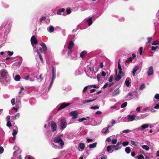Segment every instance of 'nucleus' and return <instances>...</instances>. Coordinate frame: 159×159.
<instances>
[{
    "label": "nucleus",
    "mask_w": 159,
    "mask_h": 159,
    "mask_svg": "<svg viewBox=\"0 0 159 159\" xmlns=\"http://www.w3.org/2000/svg\"><path fill=\"white\" fill-rule=\"evenodd\" d=\"M97 144V143L95 142L93 144H90L89 145V147L90 148H94L96 147Z\"/></svg>",
    "instance_id": "nucleus-15"
},
{
    "label": "nucleus",
    "mask_w": 159,
    "mask_h": 159,
    "mask_svg": "<svg viewBox=\"0 0 159 159\" xmlns=\"http://www.w3.org/2000/svg\"><path fill=\"white\" fill-rule=\"evenodd\" d=\"M53 141L55 143H58L59 145L61 146H63L64 145V141L59 136L55 137L53 139Z\"/></svg>",
    "instance_id": "nucleus-1"
},
{
    "label": "nucleus",
    "mask_w": 159,
    "mask_h": 159,
    "mask_svg": "<svg viewBox=\"0 0 159 159\" xmlns=\"http://www.w3.org/2000/svg\"><path fill=\"white\" fill-rule=\"evenodd\" d=\"M85 145L83 143H80L79 144V147L81 149H84L85 148Z\"/></svg>",
    "instance_id": "nucleus-19"
},
{
    "label": "nucleus",
    "mask_w": 159,
    "mask_h": 159,
    "mask_svg": "<svg viewBox=\"0 0 159 159\" xmlns=\"http://www.w3.org/2000/svg\"><path fill=\"white\" fill-rule=\"evenodd\" d=\"M16 108H15V107H13V108L15 110V111L16 112H17V111L18 109H19V107H18V106L16 105Z\"/></svg>",
    "instance_id": "nucleus-59"
},
{
    "label": "nucleus",
    "mask_w": 159,
    "mask_h": 159,
    "mask_svg": "<svg viewBox=\"0 0 159 159\" xmlns=\"http://www.w3.org/2000/svg\"><path fill=\"white\" fill-rule=\"evenodd\" d=\"M143 50V48L142 47H140L139 49V54L140 55H141L142 54Z\"/></svg>",
    "instance_id": "nucleus-42"
},
{
    "label": "nucleus",
    "mask_w": 159,
    "mask_h": 159,
    "mask_svg": "<svg viewBox=\"0 0 159 159\" xmlns=\"http://www.w3.org/2000/svg\"><path fill=\"white\" fill-rule=\"evenodd\" d=\"M20 113H18L16 114V115L15 116V118L16 119V118H18L20 116Z\"/></svg>",
    "instance_id": "nucleus-53"
},
{
    "label": "nucleus",
    "mask_w": 159,
    "mask_h": 159,
    "mask_svg": "<svg viewBox=\"0 0 159 159\" xmlns=\"http://www.w3.org/2000/svg\"><path fill=\"white\" fill-rule=\"evenodd\" d=\"M67 13L68 14H69L71 12L70 9V8H67L66 10Z\"/></svg>",
    "instance_id": "nucleus-41"
},
{
    "label": "nucleus",
    "mask_w": 159,
    "mask_h": 159,
    "mask_svg": "<svg viewBox=\"0 0 159 159\" xmlns=\"http://www.w3.org/2000/svg\"><path fill=\"white\" fill-rule=\"evenodd\" d=\"M154 98L156 99L159 100V94H157L155 95Z\"/></svg>",
    "instance_id": "nucleus-45"
},
{
    "label": "nucleus",
    "mask_w": 159,
    "mask_h": 159,
    "mask_svg": "<svg viewBox=\"0 0 159 159\" xmlns=\"http://www.w3.org/2000/svg\"><path fill=\"white\" fill-rule=\"evenodd\" d=\"M48 30L50 32H52L54 31V28L53 26L49 27Z\"/></svg>",
    "instance_id": "nucleus-23"
},
{
    "label": "nucleus",
    "mask_w": 159,
    "mask_h": 159,
    "mask_svg": "<svg viewBox=\"0 0 159 159\" xmlns=\"http://www.w3.org/2000/svg\"><path fill=\"white\" fill-rule=\"evenodd\" d=\"M132 61V58L131 57L128 58L125 61V62L126 63H129L130 62Z\"/></svg>",
    "instance_id": "nucleus-34"
},
{
    "label": "nucleus",
    "mask_w": 159,
    "mask_h": 159,
    "mask_svg": "<svg viewBox=\"0 0 159 159\" xmlns=\"http://www.w3.org/2000/svg\"><path fill=\"white\" fill-rule=\"evenodd\" d=\"M137 158L138 159H143L144 158V157L142 155H140L138 156Z\"/></svg>",
    "instance_id": "nucleus-43"
},
{
    "label": "nucleus",
    "mask_w": 159,
    "mask_h": 159,
    "mask_svg": "<svg viewBox=\"0 0 159 159\" xmlns=\"http://www.w3.org/2000/svg\"><path fill=\"white\" fill-rule=\"evenodd\" d=\"M131 130H129V129H126V130H123V131H122V133H128L130 132H131Z\"/></svg>",
    "instance_id": "nucleus-49"
},
{
    "label": "nucleus",
    "mask_w": 159,
    "mask_h": 159,
    "mask_svg": "<svg viewBox=\"0 0 159 159\" xmlns=\"http://www.w3.org/2000/svg\"><path fill=\"white\" fill-rule=\"evenodd\" d=\"M120 90H119L118 89H117L115 90L112 93V96L113 97H115L116 95H118L120 93Z\"/></svg>",
    "instance_id": "nucleus-9"
},
{
    "label": "nucleus",
    "mask_w": 159,
    "mask_h": 159,
    "mask_svg": "<svg viewBox=\"0 0 159 159\" xmlns=\"http://www.w3.org/2000/svg\"><path fill=\"white\" fill-rule=\"evenodd\" d=\"M70 104V103H69L64 102L60 106V107L58 108L57 110L59 111L62 109H63L67 106H69Z\"/></svg>",
    "instance_id": "nucleus-6"
},
{
    "label": "nucleus",
    "mask_w": 159,
    "mask_h": 159,
    "mask_svg": "<svg viewBox=\"0 0 159 159\" xmlns=\"http://www.w3.org/2000/svg\"><path fill=\"white\" fill-rule=\"evenodd\" d=\"M121 142H118L117 143L116 145H112V147L114 149L116 150H119L120 148L118 147V146H119L121 144Z\"/></svg>",
    "instance_id": "nucleus-8"
},
{
    "label": "nucleus",
    "mask_w": 159,
    "mask_h": 159,
    "mask_svg": "<svg viewBox=\"0 0 159 159\" xmlns=\"http://www.w3.org/2000/svg\"><path fill=\"white\" fill-rule=\"evenodd\" d=\"M86 120V119L84 117H83L81 118L80 119H79L78 121L79 122H82L84 120Z\"/></svg>",
    "instance_id": "nucleus-44"
},
{
    "label": "nucleus",
    "mask_w": 159,
    "mask_h": 159,
    "mask_svg": "<svg viewBox=\"0 0 159 159\" xmlns=\"http://www.w3.org/2000/svg\"><path fill=\"white\" fill-rule=\"evenodd\" d=\"M97 80L98 81H99L100 80V78H101V75L99 74H98L97 76Z\"/></svg>",
    "instance_id": "nucleus-46"
},
{
    "label": "nucleus",
    "mask_w": 159,
    "mask_h": 159,
    "mask_svg": "<svg viewBox=\"0 0 159 159\" xmlns=\"http://www.w3.org/2000/svg\"><path fill=\"white\" fill-rule=\"evenodd\" d=\"M129 121H132L135 119V116L132 115H128V116Z\"/></svg>",
    "instance_id": "nucleus-13"
},
{
    "label": "nucleus",
    "mask_w": 159,
    "mask_h": 159,
    "mask_svg": "<svg viewBox=\"0 0 159 159\" xmlns=\"http://www.w3.org/2000/svg\"><path fill=\"white\" fill-rule=\"evenodd\" d=\"M130 79L129 77H127L125 81V84L128 87H129V84L130 83Z\"/></svg>",
    "instance_id": "nucleus-12"
},
{
    "label": "nucleus",
    "mask_w": 159,
    "mask_h": 159,
    "mask_svg": "<svg viewBox=\"0 0 159 159\" xmlns=\"http://www.w3.org/2000/svg\"><path fill=\"white\" fill-rule=\"evenodd\" d=\"M158 48V46H152L151 47V50L152 51L156 50Z\"/></svg>",
    "instance_id": "nucleus-48"
},
{
    "label": "nucleus",
    "mask_w": 159,
    "mask_h": 159,
    "mask_svg": "<svg viewBox=\"0 0 159 159\" xmlns=\"http://www.w3.org/2000/svg\"><path fill=\"white\" fill-rule=\"evenodd\" d=\"M67 123L66 120L64 119H62L61 120V125L60 127L63 130L64 129L66 126Z\"/></svg>",
    "instance_id": "nucleus-5"
},
{
    "label": "nucleus",
    "mask_w": 159,
    "mask_h": 159,
    "mask_svg": "<svg viewBox=\"0 0 159 159\" xmlns=\"http://www.w3.org/2000/svg\"><path fill=\"white\" fill-rule=\"evenodd\" d=\"M142 148L143 149H145L146 151H148L149 149V147L146 145H144L142 146Z\"/></svg>",
    "instance_id": "nucleus-25"
},
{
    "label": "nucleus",
    "mask_w": 159,
    "mask_h": 159,
    "mask_svg": "<svg viewBox=\"0 0 159 159\" xmlns=\"http://www.w3.org/2000/svg\"><path fill=\"white\" fill-rule=\"evenodd\" d=\"M92 17H91L89 18L88 20V21L89 22V26H90L92 23Z\"/></svg>",
    "instance_id": "nucleus-26"
},
{
    "label": "nucleus",
    "mask_w": 159,
    "mask_h": 159,
    "mask_svg": "<svg viewBox=\"0 0 159 159\" xmlns=\"http://www.w3.org/2000/svg\"><path fill=\"white\" fill-rule=\"evenodd\" d=\"M38 55H39V58L40 59V60L41 61H43V58H42V57L41 55L39 52V51H38Z\"/></svg>",
    "instance_id": "nucleus-39"
},
{
    "label": "nucleus",
    "mask_w": 159,
    "mask_h": 159,
    "mask_svg": "<svg viewBox=\"0 0 159 159\" xmlns=\"http://www.w3.org/2000/svg\"><path fill=\"white\" fill-rule=\"evenodd\" d=\"M121 76L120 75H118L115 78V80L116 81H118L121 78Z\"/></svg>",
    "instance_id": "nucleus-21"
},
{
    "label": "nucleus",
    "mask_w": 159,
    "mask_h": 159,
    "mask_svg": "<svg viewBox=\"0 0 159 159\" xmlns=\"http://www.w3.org/2000/svg\"><path fill=\"white\" fill-rule=\"evenodd\" d=\"M17 132L18 131L17 130L14 129L13 131L12 135H16L17 133Z\"/></svg>",
    "instance_id": "nucleus-37"
},
{
    "label": "nucleus",
    "mask_w": 159,
    "mask_h": 159,
    "mask_svg": "<svg viewBox=\"0 0 159 159\" xmlns=\"http://www.w3.org/2000/svg\"><path fill=\"white\" fill-rule=\"evenodd\" d=\"M4 151L3 148L2 147H0V154L2 153Z\"/></svg>",
    "instance_id": "nucleus-51"
},
{
    "label": "nucleus",
    "mask_w": 159,
    "mask_h": 159,
    "mask_svg": "<svg viewBox=\"0 0 159 159\" xmlns=\"http://www.w3.org/2000/svg\"><path fill=\"white\" fill-rule=\"evenodd\" d=\"M159 42L158 40H155L152 43V45H156L158 44Z\"/></svg>",
    "instance_id": "nucleus-33"
},
{
    "label": "nucleus",
    "mask_w": 159,
    "mask_h": 159,
    "mask_svg": "<svg viewBox=\"0 0 159 159\" xmlns=\"http://www.w3.org/2000/svg\"><path fill=\"white\" fill-rule=\"evenodd\" d=\"M118 68L119 70H122L121 65L119 62L118 63Z\"/></svg>",
    "instance_id": "nucleus-60"
},
{
    "label": "nucleus",
    "mask_w": 159,
    "mask_h": 159,
    "mask_svg": "<svg viewBox=\"0 0 159 159\" xmlns=\"http://www.w3.org/2000/svg\"><path fill=\"white\" fill-rule=\"evenodd\" d=\"M148 126L149 125L148 124H143L141 126V129L142 130H143L144 129L148 128Z\"/></svg>",
    "instance_id": "nucleus-17"
},
{
    "label": "nucleus",
    "mask_w": 159,
    "mask_h": 159,
    "mask_svg": "<svg viewBox=\"0 0 159 159\" xmlns=\"http://www.w3.org/2000/svg\"><path fill=\"white\" fill-rule=\"evenodd\" d=\"M65 10V9L63 8L58 10L57 12V14L58 15H61V12H63Z\"/></svg>",
    "instance_id": "nucleus-16"
},
{
    "label": "nucleus",
    "mask_w": 159,
    "mask_h": 159,
    "mask_svg": "<svg viewBox=\"0 0 159 159\" xmlns=\"http://www.w3.org/2000/svg\"><path fill=\"white\" fill-rule=\"evenodd\" d=\"M153 73V67L151 66L149 69L148 71V75H152Z\"/></svg>",
    "instance_id": "nucleus-11"
},
{
    "label": "nucleus",
    "mask_w": 159,
    "mask_h": 159,
    "mask_svg": "<svg viewBox=\"0 0 159 159\" xmlns=\"http://www.w3.org/2000/svg\"><path fill=\"white\" fill-rule=\"evenodd\" d=\"M6 120L7 121H10V116H7L6 117Z\"/></svg>",
    "instance_id": "nucleus-58"
},
{
    "label": "nucleus",
    "mask_w": 159,
    "mask_h": 159,
    "mask_svg": "<svg viewBox=\"0 0 159 159\" xmlns=\"http://www.w3.org/2000/svg\"><path fill=\"white\" fill-rule=\"evenodd\" d=\"M101 75L102 76L105 77L106 75V74L104 71H102L101 72Z\"/></svg>",
    "instance_id": "nucleus-62"
},
{
    "label": "nucleus",
    "mask_w": 159,
    "mask_h": 159,
    "mask_svg": "<svg viewBox=\"0 0 159 159\" xmlns=\"http://www.w3.org/2000/svg\"><path fill=\"white\" fill-rule=\"evenodd\" d=\"M147 39L148 40V42L146 43L147 44H148L150 43L151 41V40L152 39V38L151 37H148L147 38Z\"/></svg>",
    "instance_id": "nucleus-35"
},
{
    "label": "nucleus",
    "mask_w": 159,
    "mask_h": 159,
    "mask_svg": "<svg viewBox=\"0 0 159 159\" xmlns=\"http://www.w3.org/2000/svg\"><path fill=\"white\" fill-rule=\"evenodd\" d=\"M145 87V84H144L143 83L140 85L139 89L140 90H143L144 88Z\"/></svg>",
    "instance_id": "nucleus-30"
},
{
    "label": "nucleus",
    "mask_w": 159,
    "mask_h": 159,
    "mask_svg": "<svg viewBox=\"0 0 159 159\" xmlns=\"http://www.w3.org/2000/svg\"><path fill=\"white\" fill-rule=\"evenodd\" d=\"M75 46V44L72 40L70 41L68 45L67 48L69 49H71Z\"/></svg>",
    "instance_id": "nucleus-10"
},
{
    "label": "nucleus",
    "mask_w": 159,
    "mask_h": 159,
    "mask_svg": "<svg viewBox=\"0 0 159 159\" xmlns=\"http://www.w3.org/2000/svg\"><path fill=\"white\" fill-rule=\"evenodd\" d=\"M31 43L33 46L34 44H36L38 43V41L36 39L35 36L33 35L31 38L30 39Z\"/></svg>",
    "instance_id": "nucleus-7"
},
{
    "label": "nucleus",
    "mask_w": 159,
    "mask_h": 159,
    "mask_svg": "<svg viewBox=\"0 0 159 159\" xmlns=\"http://www.w3.org/2000/svg\"><path fill=\"white\" fill-rule=\"evenodd\" d=\"M125 152H126L127 153V154H129V153L130 151H131V149H130V147H127L126 148H125Z\"/></svg>",
    "instance_id": "nucleus-22"
},
{
    "label": "nucleus",
    "mask_w": 159,
    "mask_h": 159,
    "mask_svg": "<svg viewBox=\"0 0 159 159\" xmlns=\"http://www.w3.org/2000/svg\"><path fill=\"white\" fill-rule=\"evenodd\" d=\"M8 73L7 70L5 69L1 70L0 71V75L1 77L4 78L8 75Z\"/></svg>",
    "instance_id": "nucleus-3"
},
{
    "label": "nucleus",
    "mask_w": 159,
    "mask_h": 159,
    "mask_svg": "<svg viewBox=\"0 0 159 159\" xmlns=\"http://www.w3.org/2000/svg\"><path fill=\"white\" fill-rule=\"evenodd\" d=\"M87 52L85 51H82L80 54V57L83 58L85 55L87 54Z\"/></svg>",
    "instance_id": "nucleus-20"
},
{
    "label": "nucleus",
    "mask_w": 159,
    "mask_h": 159,
    "mask_svg": "<svg viewBox=\"0 0 159 159\" xmlns=\"http://www.w3.org/2000/svg\"><path fill=\"white\" fill-rule=\"evenodd\" d=\"M8 55L10 56H11L13 54V52H11L10 51H8Z\"/></svg>",
    "instance_id": "nucleus-54"
},
{
    "label": "nucleus",
    "mask_w": 159,
    "mask_h": 159,
    "mask_svg": "<svg viewBox=\"0 0 159 159\" xmlns=\"http://www.w3.org/2000/svg\"><path fill=\"white\" fill-rule=\"evenodd\" d=\"M99 108V107L98 106H92L91 107V109H98Z\"/></svg>",
    "instance_id": "nucleus-40"
},
{
    "label": "nucleus",
    "mask_w": 159,
    "mask_h": 159,
    "mask_svg": "<svg viewBox=\"0 0 159 159\" xmlns=\"http://www.w3.org/2000/svg\"><path fill=\"white\" fill-rule=\"evenodd\" d=\"M20 76L18 75H16L15 78V80L16 81H19L20 80Z\"/></svg>",
    "instance_id": "nucleus-24"
},
{
    "label": "nucleus",
    "mask_w": 159,
    "mask_h": 159,
    "mask_svg": "<svg viewBox=\"0 0 159 159\" xmlns=\"http://www.w3.org/2000/svg\"><path fill=\"white\" fill-rule=\"evenodd\" d=\"M15 98H12L11 100V102L12 104V105H14L15 104Z\"/></svg>",
    "instance_id": "nucleus-47"
},
{
    "label": "nucleus",
    "mask_w": 159,
    "mask_h": 159,
    "mask_svg": "<svg viewBox=\"0 0 159 159\" xmlns=\"http://www.w3.org/2000/svg\"><path fill=\"white\" fill-rule=\"evenodd\" d=\"M96 99H97V98H95V99H93V100H84L83 101V103L84 104H85V103H89V102H93V101H94Z\"/></svg>",
    "instance_id": "nucleus-18"
},
{
    "label": "nucleus",
    "mask_w": 159,
    "mask_h": 159,
    "mask_svg": "<svg viewBox=\"0 0 159 159\" xmlns=\"http://www.w3.org/2000/svg\"><path fill=\"white\" fill-rule=\"evenodd\" d=\"M155 109H158L159 108V104H157L154 107Z\"/></svg>",
    "instance_id": "nucleus-64"
},
{
    "label": "nucleus",
    "mask_w": 159,
    "mask_h": 159,
    "mask_svg": "<svg viewBox=\"0 0 159 159\" xmlns=\"http://www.w3.org/2000/svg\"><path fill=\"white\" fill-rule=\"evenodd\" d=\"M113 79V76L112 75H111L109 78V79L108 80V81L110 82H111L112 81V79Z\"/></svg>",
    "instance_id": "nucleus-55"
},
{
    "label": "nucleus",
    "mask_w": 159,
    "mask_h": 159,
    "mask_svg": "<svg viewBox=\"0 0 159 159\" xmlns=\"http://www.w3.org/2000/svg\"><path fill=\"white\" fill-rule=\"evenodd\" d=\"M51 126L52 130L53 132H54L57 130V125L55 122L54 121L51 122Z\"/></svg>",
    "instance_id": "nucleus-4"
},
{
    "label": "nucleus",
    "mask_w": 159,
    "mask_h": 159,
    "mask_svg": "<svg viewBox=\"0 0 159 159\" xmlns=\"http://www.w3.org/2000/svg\"><path fill=\"white\" fill-rule=\"evenodd\" d=\"M88 87H89V86H85V87H84V89L83 90V93H84L86 91V90H87V89L88 88Z\"/></svg>",
    "instance_id": "nucleus-50"
},
{
    "label": "nucleus",
    "mask_w": 159,
    "mask_h": 159,
    "mask_svg": "<svg viewBox=\"0 0 159 159\" xmlns=\"http://www.w3.org/2000/svg\"><path fill=\"white\" fill-rule=\"evenodd\" d=\"M131 143L133 145H134L135 146H138V144L139 143L138 142V143H137L134 141H132V140H131Z\"/></svg>",
    "instance_id": "nucleus-28"
},
{
    "label": "nucleus",
    "mask_w": 159,
    "mask_h": 159,
    "mask_svg": "<svg viewBox=\"0 0 159 159\" xmlns=\"http://www.w3.org/2000/svg\"><path fill=\"white\" fill-rule=\"evenodd\" d=\"M43 76V74H40L39 76V78L37 79V80H39L40 81H41L43 79V77H42Z\"/></svg>",
    "instance_id": "nucleus-31"
},
{
    "label": "nucleus",
    "mask_w": 159,
    "mask_h": 159,
    "mask_svg": "<svg viewBox=\"0 0 159 159\" xmlns=\"http://www.w3.org/2000/svg\"><path fill=\"white\" fill-rule=\"evenodd\" d=\"M6 125L7 127H11L12 126V125L10 122V121H7Z\"/></svg>",
    "instance_id": "nucleus-32"
},
{
    "label": "nucleus",
    "mask_w": 159,
    "mask_h": 159,
    "mask_svg": "<svg viewBox=\"0 0 159 159\" xmlns=\"http://www.w3.org/2000/svg\"><path fill=\"white\" fill-rule=\"evenodd\" d=\"M129 142L128 141L124 142L122 143V145L124 146H126L128 145Z\"/></svg>",
    "instance_id": "nucleus-36"
},
{
    "label": "nucleus",
    "mask_w": 159,
    "mask_h": 159,
    "mask_svg": "<svg viewBox=\"0 0 159 159\" xmlns=\"http://www.w3.org/2000/svg\"><path fill=\"white\" fill-rule=\"evenodd\" d=\"M111 146L109 145L107 147V151L108 152L110 151L111 150Z\"/></svg>",
    "instance_id": "nucleus-38"
},
{
    "label": "nucleus",
    "mask_w": 159,
    "mask_h": 159,
    "mask_svg": "<svg viewBox=\"0 0 159 159\" xmlns=\"http://www.w3.org/2000/svg\"><path fill=\"white\" fill-rule=\"evenodd\" d=\"M71 52H72L71 50H70V49H69L68 52H67L68 55H70L71 54Z\"/></svg>",
    "instance_id": "nucleus-63"
},
{
    "label": "nucleus",
    "mask_w": 159,
    "mask_h": 159,
    "mask_svg": "<svg viewBox=\"0 0 159 159\" xmlns=\"http://www.w3.org/2000/svg\"><path fill=\"white\" fill-rule=\"evenodd\" d=\"M139 66H137L133 68V71L136 73V71L139 70Z\"/></svg>",
    "instance_id": "nucleus-27"
},
{
    "label": "nucleus",
    "mask_w": 159,
    "mask_h": 159,
    "mask_svg": "<svg viewBox=\"0 0 159 159\" xmlns=\"http://www.w3.org/2000/svg\"><path fill=\"white\" fill-rule=\"evenodd\" d=\"M52 73L56 74V69L54 67H52Z\"/></svg>",
    "instance_id": "nucleus-56"
},
{
    "label": "nucleus",
    "mask_w": 159,
    "mask_h": 159,
    "mask_svg": "<svg viewBox=\"0 0 159 159\" xmlns=\"http://www.w3.org/2000/svg\"><path fill=\"white\" fill-rule=\"evenodd\" d=\"M127 105V103L126 102L123 103L121 106V108H124L126 107Z\"/></svg>",
    "instance_id": "nucleus-29"
},
{
    "label": "nucleus",
    "mask_w": 159,
    "mask_h": 159,
    "mask_svg": "<svg viewBox=\"0 0 159 159\" xmlns=\"http://www.w3.org/2000/svg\"><path fill=\"white\" fill-rule=\"evenodd\" d=\"M117 141V139H114L112 140V143L113 144H115L116 143Z\"/></svg>",
    "instance_id": "nucleus-52"
},
{
    "label": "nucleus",
    "mask_w": 159,
    "mask_h": 159,
    "mask_svg": "<svg viewBox=\"0 0 159 159\" xmlns=\"http://www.w3.org/2000/svg\"><path fill=\"white\" fill-rule=\"evenodd\" d=\"M78 113L76 111H71L69 113L70 116H73L72 119H75L78 117Z\"/></svg>",
    "instance_id": "nucleus-2"
},
{
    "label": "nucleus",
    "mask_w": 159,
    "mask_h": 159,
    "mask_svg": "<svg viewBox=\"0 0 159 159\" xmlns=\"http://www.w3.org/2000/svg\"><path fill=\"white\" fill-rule=\"evenodd\" d=\"M40 45L41 46L43 52H45L47 50V47H46L45 44L44 43H42L40 44Z\"/></svg>",
    "instance_id": "nucleus-14"
},
{
    "label": "nucleus",
    "mask_w": 159,
    "mask_h": 159,
    "mask_svg": "<svg viewBox=\"0 0 159 159\" xmlns=\"http://www.w3.org/2000/svg\"><path fill=\"white\" fill-rule=\"evenodd\" d=\"M89 70H90V71H94V68L93 67H89Z\"/></svg>",
    "instance_id": "nucleus-57"
},
{
    "label": "nucleus",
    "mask_w": 159,
    "mask_h": 159,
    "mask_svg": "<svg viewBox=\"0 0 159 159\" xmlns=\"http://www.w3.org/2000/svg\"><path fill=\"white\" fill-rule=\"evenodd\" d=\"M56 78V74L52 73V79L54 80Z\"/></svg>",
    "instance_id": "nucleus-61"
}]
</instances>
